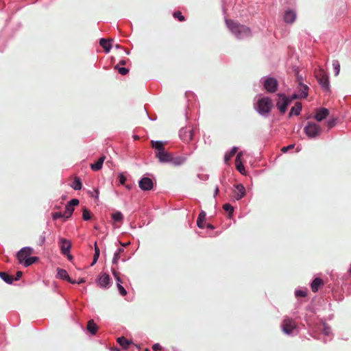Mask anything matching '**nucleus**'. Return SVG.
<instances>
[{"label": "nucleus", "instance_id": "f257e3e1", "mask_svg": "<svg viewBox=\"0 0 351 351\" xmlns=\"http://www.w3.org/2000/svg\"><path fill=\"white\" fill-rule=\"evenodd\" d=\"M152 147L155 149L156 157L161 163H167L171 162L172 154L165 150V142L160 141H152Z\"/></svg>", "mask_w": 351, "mask_h": 351}, {"label": "nucleus", "instance_id": "f03ea898", "mask_svg": "<svg viewBox=\"0 0 351 351\" xmlns=\"http://www.w3.org/2000/svg\"><path fill=\"white\" fill-rule=\"evenodd\" d=\"M226 23L229 30L238 38H243L251 35L250 29L245 25L231 19L226 20Z\"/></svg>", "mask_w": 351, "mask_h": 351}, {"label": "nucleus", "instance_id": "7ed1b4c3", "mask_svg": "<svg viewBox=\"0 0 351 351\" xmlns=\"http://www.w3.org/2000/svg\"><path fill=\"white\" fill-rule=\"evenodd\" d=\"M273 103L270 98L263 97L257 101V110L261 114H268L273 108Z\"/></svg>", "mask_w": 351, "mask_h": 351}, {"label": "nucleus", "instance_id": "20e7f679", "mask_svg": "<svg viewBox=\"0 0 351 351\" xmlns=\"http://www.w3.org/2000/svg\"><path fill=\"white\" fill-rule=\"evenodd\" d=\"M304 133L308 138H315L319 136L322 133L321 127L317 123L308 122L304 128Z\"/></svg>", "mask_w": 351, "mask_h": 351}, {"label": "nucleus", "instance_id": "39448f33", "mask_svg": "<svg viewBox=\"0 0 351 351\" xmlns=\"http://www.w3.org/2000/svg\"><path fill=\"white\" fill-rule=\"evenodd\" d=\"M278 97L276 106L279 111L284 114L287 111L288 106L291 103V99H289L285 94H278Z\"/></svg>", "mask_w": 351, "mask_h": 351}, {"label": "nucleus", "instance_id": "423d86ee", "mask_svg": "<svg viewBox=\"0 0 351 351\" xmlns=\"http://www.w3.org/2000/svg\"><path fill=\"white\" fill-rule=\"evenodd\" d=\"M315 77L321 86L324 90H328L329 89V81L325 72L322 69H320L315 73Z\"/></svg>", "mask_w": 351, "mask_h": 351}, {"label": "nucleus", "instance_id": "0eeeda50", "mask_svg": "<svg viewBox=\"0 0 351 351\" xmlns=\"http://www.w3.org/2000/svg\"><path fill=\"white\" fill-rule=\"evenodd\" d=\"M34 253V250L29 247H23L16 254V258L19 263L23 264L29 256Z\"/></svg>", "mask_w": 351, "mask_h": 351}, {"label": "nucleus", "instance_id": "6e6552de", "mask_svg": "<svg viewBox=\"0 0 351 351\" xmlns=\"http://www.w3.org/2000/svg\"><path fill=\"white\" fill-rule=\"evenodd\" d=\"M278 86V81L274 77H268L265 80L264 87L269 93H275Z\"/></svg>", "mask_w": 351, "mask_h": 351}, {"label": "nucleus", "instance_id": "1a4fd4ad", "mask_svg": "<svg viewBox=\"0 0 351 351\" xmlns=\"http://www.w3.org/2000/svg\"><path fill=\"white\" fill-rule=\"evenodd\" d=\"M194 130L190 128H182L180 130V136L183 141L189 142L193 140Z\"/></svg>", "mask_w": 351, "mask_h": 351}, {"label": "nucleus", "instance_id": "9d476101", "mask_svg": "<svg viewBox=\"0 0 351 351\" xmlns=\"http://www.w3.org/2000/svg\"><path fill=\"white\" fill-rule=\"evenodd\" d=\"M296 325L292 319L285 318L282 322V330L287 334H290L295 328Z\"/></svg>", "mask_w": 351, "mask_h": 351}, {"label": "nucleus", "instance_id": "9b49d317", "mask_svg": "<svg viewBox=\"0 0 351 351\" xmlns=\"http://www.w3.org/2000/svg\"><path fill=\"white\" fill-rule=\"evenodd\" d=\"M59 244L60 246L61 253L62 254H66L70 253V250L71 248V243L68 239L64 238H60L59 241Z\"/></svg>", "mask_w": 351, "mask_h": 351}, {"label": "nucleus", "instance_id": "f8f14e48", "mask_svg": "<svg viewBox=\"0 0 351 351\" xmlns=\"http://www.w3.org/2000/svg\"><path fill=\"white\" fill-rule=\"evenodd\" d=\"M139 187L143 191H149L153 188V182L152 179L147 177L143 178L139 181Z\"/></svg>", "mask_w": 351, "mask_h": 351}, {"label": "nucleus", "instance_id": "ddd939ff", "mask_svg": "<svg viewBox=\"0 0 351 351\" xmlns=\"http://www.w3.org/2000/svg\"><path fill=\"white\" fill-rule=\"evenodd\" d=\"M110 282V278L108 274L104 273L100 275L98 280V283L101 288L106 289L108 287Z\"/></svg>", "mask_w": 351, "mask_h": 351}, {"label": "nucleus", "instance_id": "4468645a", "mask_svg": "<svg viewBox=\"0 0 351 351\" xmlns=\"http://www.w3.org/2000/svg\"><path fill=\"white\" fill-rule=\"evenodd\" d=\"M245 194V189L244 186L241 184H237L234 191V197L237 200L241 199Z\"/></svg>", "mask_w": 351, "mask_h": 351}, {"label": "nucleus", "instance_id": "2eb2a0df", "mask_svg": "<svg viewBox=\"0 0 351 351\" xmlns=\"http://www.w3.org/2000/svg\"><path fill=\"white\" fill-rule=\"evenodd\" d=\"M329 114V111L328 109L325 108H322L317 110V112L314 116V118L317 121H322L323 119L327 117V116Z\"/></svg>", "mask_w": 351, "mask_h": 351}, {"label": "nucleus", "instance_id": "dca6fc26", "mask_svg": "<svg viewBox=\"0 0 351 351\" xmlns=\"http://www.w3.org/2000/svg\"><path fill=\"white\" fill-rule=\"evenodd\" d=\"M58 276L60 277V278L66 280L69 283L75 284L76 281L73 280L69 276L67 271L65 269L58 268Z\"/></svg>", "mask_w": 351, "mask_h": 351}, {"label": "nucleus", "instance_id": "f3484780", "mask_svg": "<svg viewBox=\"0 0 351 351\" xmlns=\"http://www.w3.org/2000/svg\"><path fill=\"white\" fill-rule=\"evenodd\" d=\"M295 19L296 14L293 11L288 10L285 12L284 15V21L287 23H293L295 21Z\"/></svg>", "mask_w": 351, "mask_h": 351}, {"label": "nucleus", "instance_id": "a211bd4d", "mask_svg": "<svg viewBox=\"0 0 351 351\" xmlns=\"http://www.w3.org/2000/svg\"><path fill=\"white\" fill-rule=\"evenodd\" d=\"M186 157L184 156H174L173 154L171 158L170 163H172L174 166H180L185 162Z\"/></svg>", "mask_w": 351, "mask_h": 351}, {"label": "nucleus", "instance_id": "6ab92c4d", "mask_svg": "<svg viewBox=\"0 0 351 351\" xmlns=\"http://www.w3.org/2000/svg\"><path fill=\"white\" fill-rule=\"evenodd\" d=\"M106 160V156H101L95 163L91 164L90 167L93 171H97L102 168L103 163Z\"/></svg>", "mask_w": 351, "mask_h": 351}, {"label": "nucleus", "instance_id": "aec40b11", "mask_svg": "<svg viewBox=\"0 0 351 351\" xmlns=\"http://www.w3.org/2000/svg\"><path fill=\"white\" fill-rule=\"evenodd\" d=\"M242 156V152H239L237 155V158H236V160H235V165H236V168L241 173H243V171H245V167L243 166V165L242 164L241 162V157Z\"/></svg>", "mask_w": 351, "mask_h": 351}, {"label": "nucleus", "instance_id": "412c9836", "mask_svg": "<svg viewBox=\"0 0 351 351\" xmlns=\"http://www.w3.org/2000/svg\"><path fill=\"white\" fill-rule=\"evenodd\" d=\"M87 330L92 335H95L97 332L98 327L93 319H90L87 323Z\"/></svg>", "mask_w": 351, "mask_h": 351}, {"label": "nucleus", "instance_id": "4be33fe9", "mask_svg": "<svg viewBox=\"0 0 351 351\" xmlns=\"http://www.w3.org/2000/svg\"><path fill=\"white\" fill-rule=\"evenodd\" d=\"M302 110V104L300 102H296L295 105L291 108V111L289 114V117H291L293 114L296 116L299 115Z\"/></svg>", "mask_w": 351, "mask_h": 351}, {"label": "nucleus", "instance_id": "5701e85b", "mask_svg": "<svg viewBox=\"0 0 351 351\" xmlns=\"http://www.w3.org/2000/svg\"><path fill=\"white\" fill-rule=\"evenodd\" d=\"M322 285H324V281L321 278H315L311 283V289L313 292L316 293L318 291L319 287Z\"/></svg>", "mask_w": 351, "mask_h": 351}, {"label": "nucleus", "instance_id": "b1692460", "mask_svg": "<svg viewBox=\"0 0 351 351\" xmlns=\"http://www.w3.org/2000/svg\"><path fill=\"white\" fill-rule=\"evenodd\" d=\"M110 41V40H108L105 38L100 39L99 44L104 48L106 53H108L111 49L112 45Z\"/></svg>", "mask_w": 351, "mask_h": 351}, {"label": "nucleus", "instance_id": "393cba45", "mask_svg": "<svg viewBox=\"0 0 351 351\" xmlns=\"http://www.w3.org/2000/svg\"><path fill=\"white\" fill-rule=\"evenodd\" d=\"M300 98H306L308 96V87L302 84L298 86Z\"/></svg>", "mask_w": 351, "mask_h": 351}, {"label": "nucleus", "instance_id": "a878e982", "mask_svg": "<svg viewBox=\"0 0 351 351\" xmlns=\"http://www.w3.org/2000/svg\"><path fill=\"white\" fill-rule=\"evenodd\" d=\"M117 341L123 349L128 348V346L132 343L131 341H129L124 337H120L117 338Z\"/></svg>", "mask_w": 351, "mask_h": 351}, {"label": "nucleus", "instance_id": "bb28decb", "mask_svg": "<svg viewBox=\"0 0 351 351\" xmlns=\"http://www.w3.org/2000/svg\"><path fill=\"white\" fill-rule=\"evenodd\" d=\"M206 213L204 211H202L198 216L197 220V225L199 228H204V221L206 219Z\"/></svg>", "mask_w": 351, "mask_h": 351}, {"label": "nucleus", "instance_id": "cd10ccee", "mask_svg": "<svg viewBox=\"0 0 351 351\" xmlns=\"http://www.w3.org/2000/svg\"><path fill=\"white\" fill-rule=\"evenodd\" d=\"M0 277L3 280H4L5 282L9 283V284H11L14 280L13 276L9 275L6 272L1 271Z\"/></svg>", "mask_w": 351, "mask_h": 351}, {"label": "nucleus", "instance_id": "c85d7f7f", "mask_svg": "<svg viewBox=\"0 0 351 351\" xmlns=\"http://www.w3.org/2000/svg\"><path fill=\"white\" fill-rule=\"evenodd\" d=\"M82 184L80 178L78 177H75L74 181H73V184H71V187L74 190H80L82 189Z\"/></svg>", "mask_w": 351, "mask_h": 351}, {"label": "nucleus", "instance_id": "c756f323", "mask_svg": "<svg viewBox=\"0 0 351 351\" xmlns=\"http://www.w3.org/2000/svg\"><path fill=\"white\" fill-rule=\"evenodd\" d=\"M38 258L37 256L28 257L26 260H25L23 265L25 267H27L30 266L33 263H36V261H38Z\"/></svg>", "mask_w": 351, "mask_h": 351}, {"label": "nucleus", "instance_id": "7c9ffc66", "mask_svg": "<svg viewBox=\"0 0 351 351\" xmlns=\"http://www.w3.org/2000/svg\"><path fill=\"white\" fill-rule=\"evenodd\" d=\"M112 219L114 220V221H119L121 222L123 219V214L119 211H116L113 213H112Z\"/></svg>", "mask_w": 351, "mask_h": 351}, {"label": "nucleus", "instance_id": "2f4dec72", "mask_svg": "<svg viewBox=\"0 0 351 351\" xmlns=\"http://www.w3.org/2000/svg\"><path fill=\"white\" fill-rule=\"evenodd\" d=\"M94 247H95V254L93 256V263H91L92 266L97 263V261L99 257V254H100V250H99V247L97 246V242H95Z\"/></svg>", "mask_w": 351, "mask_h": 351}, {"label": "nucleus", "instance_id": "473e14b6", "mask_svg": "<svg viewBox=\"0 0 351 351\" xmlns=\"http://www.w3.org/2000/svg\"><path fill=\"white\" fill-rule=\"evenodd\" d=\"M45 239H46V233L45 231H43L39 234V236L36 240L37 245L42 246L45 243Z\"/></svg>", "mask_w": 351, "mask_h": 351}, {"label": "nucleus", "instance_id": "72a5a7b5", "mask_svg": "<svg viewBox=\"0 0 351 351\" xmlns=\"http://www.w3.org/2000/svg\"><path fill=\"white\" fill-rule=\"evenodd\" d=\"M73 210H74V208H73L72 206H71L69 204H66V208H65V211L64 212V215H65V219L69 218L72 215Z\"/></svg>", "mask_w": 351, "mask_h": 351}, {"label": "nucleus", "instance_id": "f704fd0d", "mask_svg": "<svg viewBox=\"0 0 351 351\" xmlns=\"http://www.w3.org/2000/svg\"><path fill=\"white\" fill-rule=\"evenodd\" d=\"M332 66L335 71V75L337 76L340 72V64L338 60H333Z\"/></svg>", "mask_w": 351, "mask_h": 351}, {"label": "nucleus", "instance_id": "c9c22d12", "mask_svg": "<svg viewBox=\"0 0 351 351\" xmlns=\"http://www.w3.org/2000/svg\"><path fill=\"white\" fill-rule=\"evenodd\" d=\"M82 218L85 221L89 220L91 218V214L90 211L85 207L82 210Z\"/></svg>", "mask_w": 351, "mask_h": 351}, {"label": "nucleus", "instance_id": "e433bc0d", "mask_svg": "<svg viewBox=\"0 0 351 351\" xmlns=\"http://www.w3.org/2000/svg\"><path fill=\"white\" fill-rule=\"evenodd\" d=\"M123 252V248H119L115 253H114V258H113V260H112V263L114 264H117L119 258H120V254Z\"/></svg>", "mask_w": 351, "mask_h": 351}, {"label": "nucleus", "instance_id": "4c0bfd02", "mask_svg": "<svg viewBox=\"0 0 351 351\" xmlns=\"http://www.w3.org/2000/svg\"><path fill=\"white\" fill-rule=\"evenodd\" d=\"M114 69L118 70V72L123 75H125L128 73L129 70L125 67H119V64L114 66Z\"/></svg>", "mask_w": 351, "mask_h": 351}, {"label": "nucleus", "instance_id": "58836bf2", "mask_svg": "<svg viewBox=\"0 0 351 351\" xmlns=\"http://www.w3.org/2000/svg\"><path fill=\"white\" fill-rule=\"evenodd\" d=\"M175 19H177L179 21L183 22L185 21L184 16L182 14L181 12L176 11L173 14Z\"/></svg>", "mask_w": 351, "mask_h": 351}, {"label": "nucleus", "instance_id": "ea45409f", "mask_svg": "<svg viewBox=\"0 0 351 351\" xmlns=\"http://www.w3.org/2000/svg\"><path fill=\"white\" fill-rule=\"evenodd\" d=\"M237 152V147H233L229 154H226L225 160L228 161Z\"/></svg>", "mask_w": 351, "mask_h": 351}, {"label": "nucleus", "instance_id": "a19ab883", "mask_svg": "<svg viewBox=\"0 0 351 351\" xmlns=\"http://www.w3.org/2000/svg\"><path fill=\"white\" fill-rule=\"evenodd\" d=\"M223 208L224 210L229 213V215H232L234 211V208L230 204H225L223 206Z\"/></svg>", "mask_w": 351, "mask_h": 351}, {"label": "nucleus", "instance_id": "79ce46f5", "mask_svg": "<svg viewBox=\"0 0 351 351\" xmlns=\"http://www.w3.org/2000/svg\"><path fill=\"white\" fill-rule=\"evenodd\" d=\"M53 219L56 220L59 218H65V215L64 213L62 212H56L53 213Z\"/></svg>", "mask_w": 351, "mask_h": 351}, {"label": "nucleus", "instance_id": "37998d69", "mask_svg": "<svg viewBox=\"0 0 351 351\" xmlns=\"http://www.w3.org/2000/svg\"><path fill=\"white\" fill-rule=\"evenodd\" d=\"M306 294L307 293L305 290H297L295 293L296 297H306Z\"/></svg>", "mask_w": 351, "mask_h": 351}, {"label": "nucleus", "instance_id": "c03bdc74", "mask_svg": "<svg viewBox=\"0 0 351 351\" xmlns=\"http://www.w3.org/2000/svg\"><path fill=\"white\" fill-rule=\"evenodd\" d=\"M117 287H118L119 291L121 295L124 296L127 294L126 290L119 283L117 285Z\"/></svg>", "mask_w": 351, "mask_h": 351}, {"label": "nucleus", "instance_id": "a18cd8bd", "mask_svg": "<svg viewBox=\"0 0 351 351\" xmlns=\"http://www.w3.org/2000/svg\"><path fill=\"white\" fill-rule=\"evenodd\" d=\"M69 205L73 208L74 206H77L79 204V200L77 199H73L70 202H68Z\"/></svg>", "mask_w": 351, "mask_h": 351}, {"label": "nucleus", "instance_id": "49530a36", "mask_svg": "<svg viewBox=\"0 0 351 351\" xmlns=\"http://www.w3.org/2000/svg\"><path fill=\"white\" fill-rule=\"evenodd\" d=\"M119 182L121 184H124L126 181V177L123 173H120L119 175Z\"/></svg>", "mask_w": 351, "mask_h": 351}, {"label": "nucleus", "instance_id": "de8ad7c7", "mask_svg": "<svg viewBox=\"0 0 351 351\" xmlns=\"http://www.w3.org/2000/svg\"><path fill=\"white\" fill-rule=\"evenodd\" d=\"M294 145L293 144H291V145H289L288 146H286V147H282L281 149V151L284 153L287 152L288 150H290L291 149H293L294 147Z\"/></svg>", "mask_w": 351, "mask_h": 351}, {"label": "nucleus", "instance_id": "09e8293b", "mask_svg": "<svg viewBox=\"0 0 351 351\" xmlns=\"http://www.w3.org/2000/svg\"><path fill=\"white\" fill-rule=\"evenodd\" d=\"M327 126L328 128H331L335 126V119H330L327 121Z\"/></svg>", "mask_w": 351, "mask_h": 351}, {"label": "nucleus", "instance_id": "8fccbe9b", "mask_svg": "<svg viewBox=\"0 0 351 351\" xmlns=\"http://www.w3.org/2000/svg\"><path fill=\"white\" fill-rule=\"evenodd\" d=\"M296 80L298 84V86L303 84L302 83V81H303L302 77L299 75L298 72L296 73Z\"/></svg>", "mask_w": 351, "mask_h": 351}, {"label": "nucleus", "instance_id": "3c124183", "mask_svg": "<svg viewBox=\"0 0 351 351\" xmlns=\"http://www.w3.org/2000/svg\"><path fill=\"white\" fill-rule=\"evenodd\" d=\"M112 274H113V276L115 278V279L121 282V279H120V277H119V274L118 272H117L114 269L112 270Z\"/></svg>", "mask_w": 351, "mask_h": 351}, {"label": "nucleus", "instance_id": "603ef678", "mask_svg": "<svg viewBox=\"0 0 351 351\" xmlns=\"http://www.w3.org/2000/svg\"><path fill=\"white\" fill-rule=\"evenodd\" d=\"M152 349L154 351H158V350H161L162 347H161V346L159 343H155V344L153 345Z\"/></svg>", "mask_w": 351, "mask_h": 351}, {"label": "nucleus", "instance_id": "864d4df0", "mask_svg": "<svg viewBox=\"0 0 351 351\" xmlns=\"http://www.w3.org/2000/svg\"><path fill=\"white\" fill-rule=\"evenodd\" d=\"M22 275H23V272L22 271H17L16 272V278H14V280H19L21 278Z\"/></svg>", "mask_w": 351, "mask_h": 351}, {"label": "nucleus", "instance_id": "5fc2aeb1", "mask_svg": "<svg viewBox=\"0 0 351 351\" xmlns=\"http://www.w3.org/2000/svg\"><path fill=\"white\" fill-rule=\"evenodd\" d=\"M289 99H291V101L294 99H296L298 98H300V94H293L291 97H288Z\"/></svg>", "mask_w": 351, "mask_h": 351}, {"label": "nucleus", "instance_id": "6e6d98bb", "mask_svg": "<svg viewBox=\"0 0 351 351\" xmlns=\"http://www.w3.org/2000/svg\"><path fill=\"white\" fill-rule=\"evenodd\" d=\"M324 333L326 335H328L330 334V328L328 327L324 326Z\"/></svg>", "mask_w": 351, "mask_h": 351}, {"label": "nucleus", "instance_id": "4d7b16f0", "mask_svg": "<svg viewBox=\"0 0 351 351\" xmlns=\"http://www.w3.org/2000/svg\"><path fill=\"white\" fill-rule=\"evenodd\" d=\"M64 255L66 256L68 260L70 261H71L73 259V256L71 254H70L69 253H68L66 254H64Z\"/></svg>", "mask_w": 351, "mask_h": 351}, {"label": "nucleus", "instance_id": "13d9d810", "mask_svg": "<svg viewBox=\"0 0 351 351\" xmlns=\"http://www.w3.org/2000/svg\"><path fill=\"white\" fill-rule=\"evenodd\" d=\"M95 193H96V195H92V196L97 199L99 197V191L97 189L95 190Z\"/></svg>", "mask_w": 351, "mask_h": 351}, {"label": "nucleus", "instance_id": "bf43d9fd", "mask_svg": "<svg viewBox=\"0 0 351 351\" xmlns=\"http://www.w3.org/2000/svg\"><path fill=\"white\" fill-rule=\"evenodd\" d=\"M125 64H126V61H125V60H121V61L119 62V65H125Z\"/></svg>", "mask_w": 351, "mask_h": 351}, {"label": "nucleus", "instance_id": "052dcab7", "mask_svg": "<svg viewBox=\"0 0 351 351\" xmlns=\"http://www.w3.org/2000/svg\"><path fill=\"white\" fill-rule=\"evenodd\" d=\"M206 227L208 228H209V229H213L214 228L212 224H210V223H208Z\"/></svg>", "mask_w": 351, "mask_h": 351}, {"label": "nucleus", "instance_id": "680f3d73", "mask_svg": "<svg viewBox=\"0 0 351 351\" xmlns=\"http://www.w3.org/2000/svg\"><path fill=\"white\" fill-rule=\"evenodd\" d=\"M84 282H85V280L83 278H81L78 282H76L75 283L81 284V283H83Z\"/></svg>", "mask_w": 351, "mask_h": 351}, {"label": "nucleus", "instance_id": "e2e57ef3", "mask_svg": "<svg viewBox=\"0 0 351 351\" xmlns=\"http://www.w3.org/2000/svg\"><path fill=\"white\" fill-rule=\"evenodd\" d=\"M219 193V189L218 187H216L215 189V195H217Z\"/></svg>", "mask_w": 351, "mask_h": 351}, {"label": "nucleus", "instance_id": "0e129e2a", "mask_svg": "<svg viewBox=\"0 0 351 351\" xmlns=\"http://www.w3.org/2000/svg\"><path fill=\"white\" fill-rule=\"evenodd\" d=\"M123 246H126L127 245H128V243H124V244H122Z\"/></svg>", "mask_w": 351, "mask_h": 351}, {"label": "nucleus", "instance_id": "69168bd1", "mask_svg": "<svg viewBox=\"0 0 351 351\" xmlns=\"http://www.w3.org/2000/svg\"><path fill=\"white\" fill-rule=\"evenodd\" d=\"M145 351H150L148 348L145 349Z\"/></svg>", "mask_w": 351, "mask_h": 351}, {"label": "nucleus", "instance_id": "338daca9", "mask_svg": "<svg viewBox=\"0 0 351 351\" xmlns=\"http://www.w3.org/2000/svg\"><path fill=\"white\" fill-rule=\"evenodd\" d=\"M350 274H351V267H350Z\"/></svg>", "mask_w": 351, "mask_h": 351}]
</instances>
